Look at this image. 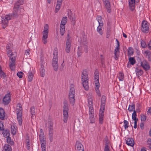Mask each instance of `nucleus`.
Segmentation results:
<instances>
[{
	"label": "nucleus",
	"instance_id": "obj_46",
	"mask_svg": "<svg viewBox=\"0 0 151 151\" xmlns=\"http://www.w3.org/2000/svg\"><path fill=\"white\" fill-rule=\"evenodd\" d=\"M132 118L133 120L138 119L137 118L136 111H134L132 114Z\"/></svg>",
	"mask_w": 151,
	"mask_h": 151
},
{
	"label": "nucleus",
	"instance_id": "obj_3",
	"mask_svg": "<svg viewBox=\"0 0 151 151\" xmlns=\"http://www.w3.org/2000/svg\"><path fill=\"white\" fill-rule=\"evenodd\" d=\"M88 73L86 70H84L82 74L81 81L82 82L83 86L85 89L87 91L89 88L88 85Z\"/></svg>",
	"mask_w": 151,
	"mask_h": 151
},
{
	"label": "nucleus",
	"instance_id": "obj_49",
	"mask_svg": "<svg viewBox=\"0 0 151 151\" xmlns=\"http://www.w3.org/2000/svg\"><path fill=\"white\" fill-rule=\"evenodd\" d=\"M82 48L81 47H78L77 54L78 56H80L82 54Z\"/></svg>",
	"mask_w": 151,
	"mask_h": 151
},
{
	"label": "nucleus",
	"instance_id": "obj_28",
	"mask_svg": "<svg viewBox=\"0 0 151 151\" xmlns=\"http://www.w3.org/2000/svg\"><path fill=\"white\" fill-rule=\"evenodd\" d=\"M97 19L99 22V25L100 26H103V23L102 21V18L100 16H98L97 18Z\"/></svg>",
	"mask_w": 151,
	"mask_h": 151
},
{
	"label": "nucleus",
	"instance_id": "obj_52",
	"mask_svg": "<svg viewBox=\"0 0 151 151\" xmlns=\"http://www.w3.org/2000/svg\"><path fill=\"white\" fill-rule=\"evenodd\" d=\"M141 46L143 48H145L147 47V45L145 42L144 41L142 40L141 43Z\"/></svg>",
	"mask_w": 151,
	"mask_h": 151
},
{
	"label": "nucleus",
	"instance_id": "obj_9",
	"mask_svg": "<svg viewBox=\"0 0 151 151\" xmlns=\"http://www.w3.org/2000/svg\"><path fill=\"white\" fill-rule=\"evenodd\" d=\"M8 55L9 57H10V59L11 60L9 66L10 69L12 70L14 69V67L15 64L16 57L14 56H12V53L9 54Z\"/></svg>",
	"mask_w": 151,
	"mask_h": 151
},
{
	"label": "nucleus",
	"instance_id": "obj_6",
	"mask_svg": "<svg viewBox=\"0 0 151 151\" xmlns=\"http://www.w3.org/2000/svg\"><path fill=\"white\" fill-rule=\"evenodd\" d=\"M68 105L67 101H65L63 103V121L67 122L68 116Z\"/></svg>",
	"mask_w": 151,
	"mask_h": 151
},
{
	"label": "nucleus",
	"instance_id": "obj_34",
	"mask_svg": "<svg viewBox=\"0 0 151 151\" xmlns=\"http://www.w3.org/2000/svg\"><path fill=\"white\" fill-rule=\"evenodd\" d=\"M60 32L62 36H63L65 32V26H60Z\"/></svg>",
	"mask_w": 151,
	"mask_h": 151
},
{
	"label": "nucleus",
	"instance_id": "obj_23",
	"mask_svg": "<svg viewBox=\"0 0 151 151\" xmlns=\"http://www.w3.org/2000/svg\"><path fill=\"white\" fill-rule=\"evenodd\" d=\"M81 45L87 44L86 37V35H84L83 36V37L81 39Z\"/></svg>",
	"mask_w": 151,
	"mask_h": 151
},
{
	"label": "nucleus",
	"instance_id": "obj_61",
	"mask_svg": "<svg viewBox=\"0 0 151 151\" xmlns=\"http://www.w3.org/2000/svg\"><path fill=\"white\" fill-rule=\"evenodd\" d=\"M104 151H109V147L108 145H106L104 149Z\"/></svg>",
	"mask_w": 151,
	"mask_h": 151
},
{
	"label": "nucleus",
	"instance_id": "obj_10",
	"mask_svg": "<svg viewBox=\"0 0 151 151\" xmlns=\"http://www.w3.org/2000/svg\"><path fill=\"white\" fill-rule=\"evenodd\" d=\"M11 100V95L10 93L9 92L5 94L3 97L2 103L4 105H8L10 102Z\"/></svg>",
	"mask_w": 151,
	"mask_h": 151
},
{
	"label": "nucleus",
	"instance_id": "obj_59",
	"mask_svg": "<svg viewBox=\"0 0 151 151\" xmlns=\"http://www.w3.org/2000/svg\"><path fill=\"white\" fill-rule=\"evenodd\" d=\"M106 99V97L104 96H103L101 98V103H105Z\"/></svg>",
	"mask_w": 151,
	"mask_h": 151
},
{
	"label": "nucleus",
	"instance_id": "obj_62",
	"mask_svg": "<svg viewBox=\"0 0 151 151\" xmlns=\"http://www.w3.org/2000/svg\"><path fill=\"white\" fill-rule=\"evenodd\" d=\"M63 0H58L57 1V4H58L59 5H61L62 2Z\"/></svg>",
	"mask_w": 151,
	"mask_h": 151
},
{
	"label": "nucleus",
	"instance_id": "obj_56",
	"mask_svg": "<svg viewBox=\"0 0 151 151\" xmlns=\"http://www.w3.org/2000/svg\"><path fill=\"white\" fill-rule=\"evenodd\" d=\"M111 33V30L110 28H107L106 32V37L108 38Z\"/></svg>",
	"mask_w": 151,
	"mask_h": 151
},
{
	"label": "nucleus",
	"instance_id": "obj_21",
	"mask_svg": "<svg viewBox=\"0 0 151 151\" xmlns=\"http://www.w3.org/2000/svg\"><path fill=\"white\" fill-rule=\"evenodd\" d=\"M104 111H100V112H99V123L101 124H102L103 123V116L104 115Z\"/></svg>",
	"mask_w": 151,
	"mask_h": 151
},
{
	"label": "nucleus",
	"instance_id": "obj_51",
	"mask_svg": "<svg viewBox=\"0 0 151 151\" xmlns=\"http://www.w3.org/2000/svg\"><path fill=\"white\" fill-rule=\"evenodd\" d=\"M105 105V103H101V108L100 109V111H104V106Z\"/></svg>",
	"mask_w": 151,
	"mask_h": 151
},
{
	"label": "nucleus",
	"instance_id": "obj_11",
	"mask_svg": "<svg viewBox=\"0 0 151 151\" xmlns=\"http://www.w3.org/2000/svg\"><path fill=\"white\" fill-rule=\"evenodd\" d=\"M141 30L145 33H147L149 30L148 23L146 21H143L142 23Z\"/></svg>",
	"mask_w": 151,
	"mask_h": 151
},
{
	"label": "nucleus",
	"instance_id": "obj_39",
	"mask_svg": "<svg viewBox=\"0 0 151 151\" xmlns=\"http://www.w3.org/2000/svg\"><path fill=\"white\" fill-rule=\"evenodd\" d=\"M4 149L5 151H12V149L10 145H5Z\"/></svg>",
	"mask_w": 151,
	"mask_h": 151
},
{
	"label": "nucleus",
	"instance_id": "obj_27",
	"mask_svg": "<svg viewBox=\"0 0 151 151\" xmlns=\"http://www.w3.org/2000/svg\"><path fill=\"white\" fill-rule=\"evenodd\" d=\"M103 26H100L99 25L97 28V31L101 36H102L103 34V32L102 30V27Z\"/></svg>",
	"mask_w": 151,
	"mask_h": 151
},
{
	"label": "nucleus",
	"instance_id": "obj_41",
	"mask_svg": "<svg viewBox=\"0 0 151 151\" xmlns=\"http://www.w3.org/2000/svg\"><path fill=\"white\" fill-rule=\"evenodd\" d=\"M29 51L30 50L29 49H27L25 50L24 56V58H27L28 57L30 56Z\"/></svg>",
	"mask_w": 151,
	"mask_h": 151
},
{
	"label": "nucleus",
	"instance_id": "obj_36",
	"mask_svg": "<svg viewBox=\"0 0 151 151\" xmlns=\"http://www.w3.org/2000/svg\"><path fill=\"white\" fill-rule=\"evenodd\" d=\"M129 62L131 65H133L135 63L136 61L134 58L130 57L129 59Z\"/></svg>",
	"mask_w": 151,
	"mask_h": 151
},
{
	"label": "nucleus",
	"instance_id": "obj_48",
	"mask_svg": "<svg viewBox=\"0 0 151 151\" xmlns=\"http://www.w3.org/2000/svg\"><path fill=\"white\" fill-rule=\"evenodd\" d=\"M128 53L129 55H131L133 53V52L132 50L131 47H129L128 50Z\"/></svg>",
	"mask_w": 151,
	"mask_h": 151
},
{
	"label": "nucleus",
	"instance_id": "obj_17",
	"mask_svg": "<svg viewBox=\"0 0 151 151\" xmlns=\"http://www.w3.org/2000/svg\"><path fill=\"white\" fill-rule=\"evenodd\" d=\"M129 2L131 11H133L135 8V0H129Z\"/></svg>",
	"mask_w": 151,
	"mask_h": 151
},
{
	"label": "nucleus",
	"instance_id": "obj_63",
	"mask_svg": "<svg viewBox=\"0 0 151 151\" xmlns=\"http://www.w3.org/2000/svg\"><path fill=\"white\" fill-rule=\"evenodd\" d=\"M147 47L150 50H151V40H150L148 44Z\"/></svg>",
	"mask_w": 151,
	"mask_h": 151
},
{
	"label": "nucleus",
	"instance_id": "obj_58",
	"mask_svg": "<svg viewBox=\"0 0 151 151\" xmlns=\"http://www.w3.org/2000/svg\"><path fill=\"white\" fill-rule=\"evenodd\" d=\"M4 126L1 122L0 121V131H3L4 130Z\"/></svg>",
	"mask_w": 151,
	"mask_h": 151
},
{
	"label": "nucleus",
	"instance_id": "obj_64",
	"mask_svg": "<svg viewBox=\"0 0 151 151\" xmlns=\"http://www.w3.org/2000/svg\"><path fill=\"white\" fill-rule=\"evenodd\" d=\"M40 61L42 63L41 64H42L44 65V64H45V63L44 62V57L43 56H42V57H41Z\"/></svg>",
	"mask_w": 151,
	"mask_h": 151
},
{
	"label": "nucleus",
	"instance_id": "obj_15",
	"mask_svg": "<svg viewBox=\"0 0 151 151\" xmlns=\"http://www.w3.org/2000/svg\"><path fill=\"white\" fill-rule=\"evenodd\" d=\"M105 8L106 9L107 11L109 13L111 12V6L109 1H104L103 2Z\"/></svg>",
	"mask_w": 151,
	"mask_h": 151
},
{
	"label": "nucleus",
	"instance_id": "obj_24",
	"mask_svg": "<svg viewBox=\"0 0 151 151\" xmlns=\"http://www.w3.org/2000/svg\"><path fill=\"white\" fill-rule=\"evenodd\" d=\"M116 41L117 42V46L115 48L114 50V55L116 56V55H117V53L118 52H119V42L118 40L116 39Z\"/></svg>",
	"mask_w": 151,
	"mask_h": 151
},
{
	"label": "nucleus",
	"instance_id": "obj_44",
	"mask_svg": "<svg viewBox=\"0 0 151 151\" xmlns=\"http://www.w3.org/2000/svg\"><path fill=\"white\" fill-rule=\"evenodd\" d=\"M23 2L22 0H19L17 1L14 5H18V8H19L20 6L23 4Z\"/></svg>",
	"mask_w": 151,
	"mask_h": 151
},
{
	"label": "nucleus",
	"instance_id": "obj_8",
	"mask_svg": "<svg viewBox=\"0 0 151 151\" xmlns=\"http://www.w3.org/2000/svg\"><path fill=\"white\" fill-rule=\"evenodd\" d=\"M66 38L65 50L66 52L69 53L70 52V47L71 46V40H70V33H68V34Z\"/></svg>",
	"mask_w": 151,
	"mask_h": 151
},
{
	"label": "nucleus",
	"instance_id": "obj_43",
	"mask_svg": "<svg viewBox=\"0 0 151 151\" xmlns=\"http://www.w3.org/2000/svg\"><path fill=\"white\" fill-rule=\"evenodd\" d=\"M83 45V46H81V48L82 49H84V51L86 52L87 53L88 52V47L87 46V44L86 45Z\"/></svg>",
	"mask_w": 151,
	"mask_h": 151
},
{
	"label": "nucleus",
	"instance_id": "obj_31",
	"mask_svg": "<svg viewBox=\"0 0 151 151\" xmlns=\"http://www.w3.org/2000/svg\"><path fill=\"white\" fill-rule=\"evenodd\" d=\"M135 106L134 104H132L131 105H129L128 108V110L129 111H132L135 110Z\"/></svg>",
	"mask_w": 151,
	"mask_h": 151
},
{
	"label": "nucleus",
	"instance_id": "obj_37",
	"mask_svg": "<svg viewBox=\"0 0 151 151\" xmlns=\"http://www.w3.org/2000/svg\"><path fill=\"white\" fill-rule=\"evenodd\" d=\"M48 37V35H43V36L42 38V40L43 41V43L45 44H46L47 40H46Z\"/></svg>",
	"mask_w": 151,
	"mask_h": 151
},
{
	"label": "nucleus",
	"instance_id": "obj_1",
	"mask_svg": "<svg viewBox=\"0 0 151 151\" xmlns=\"http://www.w3.org/2000/svg\"><path fill=\"white\" fill-rule=\"evenodd\" d=\"M18 6L17 5H14L13 14L6 15L2 19L1 22L3 28L4 29L7 26L9 21L11 19L12 17L17 18L21 14V11L23 9H19Z\"/></svg>",
	"mask_w": 151,
	"mask_h": 151
},
{
	"label": "nucleus",
	"instance_id": "obj_22",
	"mask_svg": "<svg viewBox=\"0 0 151 151\" xmlns=\"http://www.w3.org/2000/svg\"><path fill=\"white\" fill-rule=\"evenodd\" d=\"M44 65L42 64H41V68H40V73L41 76L43 77L45 74V70L44 68Z\"/></svg>",
	"mask_w": 151,
	"mask_h": 151
},
{
	"label": "nucleus",
	"instance_id": "obj_60",
	"mask_svg": "<svg viewBox=\"0 0 151 151\" xmlns=\"http://www.w3.org/2000/svg\"><path fill=\"white\" fill-rule=\"evenodd\" d=\"M61 6V5H59L58 4H57L55 8V11H56V12H57L59 10Z\"/></svg>",
	"mask_w": 151,
	"mask_h": 151
},
{
	"label": "nucleus",
	"instance_id": "obj_7",
	"mask_svg": "<svg viewBox=\"0 0 151 151\" xmlns=\"http://www.w3.org/2000/svg\"><path fill=\"white\" fill-rule=\"evenodd\" d=\"M54 57L52 60V64L54 70L57 71L58 68V56L57 51H55L53 53Z\"/></svg>",
	"mask_w": 151,
	"mask_h": 151
},
{
	"label": "nucleus",
	"instance_id": "obj_30",
	"mask_svg": "<svg viewBox=\"0 0 151 151\" xmlns=\"http://www.w3.org/2000/svg\"><path fill=\"white\" fill-rule=\"evenodd\" d=\"M30 114L32 115L31 118H33V117H35V109L34 106H32L30 107Z\"/></svg>",
	"mask_w": 151,
	"mask_h": 151
},
{
	"label": "nucleus",
	"instance_id": "obj_25",
	"mask_svg": "<svg viewBox=\"0 0 151 151\" xmlns=\"http://www.w3.org/2000/svg\"><path fill=\"white\" fill-rule=\"evenodd\" d=\"M136 74L137 77H138L142 75L143 73V71L142 70H138L137 67L136 68Z\"/></svg>",
	"mask_w": 151,
	"mask_h": 151
},
{
	"label": "nucleus",
	"instance_id": "obj_38",
	"mask_svg": "<svg viewBox=\"0 0 151 151\" xmlns=\"http://www.w3.org/2000/svg\"><path fill=\"white\" fill-rule=\"evenodd\" d=\"M6 140L8 143L12 145H13L14 143V142L11 140V138L10 137H6Z\"/></svg>",
	"mask_w": 151,
	"mask_h": 151
},
{
	"label": "nucleus",
	"instance_id": "obj_2",
	"mask_svg": "<svg viewBox=\"0 0 151 151\" xmlns=\"http://www.w3.org/2000/svg\"><path fill=\"white\" fill-rule=\"evenodd\" d=\"M68 98L70 104L73 106L75 101V97L74 86L73 84H71L70 87Z\"/></svg>",
	"mask_w": 151,
	"mask_h": 151
},
{
	"label": "nucleus",
	"instance_id": "obj_14",
	"mask_svg": "<svg viewBox=\"0 0 151 151\" xmlns=\"http://www.w3.org/2000/svg\"><path fill=\"white\" fill-rule=\"evenodd\" d=\"M141 65L144 69L146 71L150 68V66L146 60H144L141 63Z\"/></svg>",
	"mask_w": 151,
	"mask_h": 151
},
{
	"label": "nucleus",
	"instance_id": "obj_32",
	"mask_svg": "<svg viewBox=\"0 0 151 151\" xmlns=\"http://www.w3.org/2000/svg\"><path fill=\"white\" fill-rule=\"evenodd\" d=\"M22 115H17V119L18 122V124L19 125L21 126L22 124Z\"/></svg>",
	"mask_w": 151,
	"mask_h": 151
},
{
	"label": "nucleus",
	"instance_id": "obj_50",
	"mask_svg": "<svg viewBox=\"0 0 151 151\" xmlns=\"http://www.w3.org/2000/svg\"><path fill=\"white\" fill-rule=\"evenodd\" d=\"M26 143L27 149L28 150H29L30 149V143L29 142V140L27 139L26 140Z\"/></svg>",
	"mask_w": 151,
	"mask_h": 151
},
{
	"label": "nucleus",
	"instance_id": "obj_29",
	"mask_svg": "<svg viewBox=\"0 0 151 151\" xmlns=\"http://www.w3.org/2000/svg\"><path fill=\"white\" fill-rule=\"evenodd\" d=\"M48 26L47 24H46L44 28V30L42 32L43 35H48Z\"/></svg>",
	"mask_w": 151,
	"mask_h": 151
},
{
	"label": "nucleus",
	"instance_id": "obj_18",
	"mask_svg": "<svg viewBox=\"0 0 151 151\" xmlns=\"http://www.w3.org/2000/svg\"><path fill=\"white\" fill-rule=\"evenodd\" d=\"M17 106V115H22V108L21 105L20 104H18Z\"/></svg>",
	"mask_w": 151,
	"mask_h": 151
},
{
	"label": "nucleus",
	"instance_id": "obj_54",
	"mask_svg": "<svg viewBox=\"0 0 151 151\" xmlns=\"http://www.w3.org/2000/svg\"><path fill=\"white\" fill-rule=\"evenodd\" d=\"M144 53L146 54V57L147 58L150 56L151 52L150 51L148 50L145 51Z\"/></svg>",
	"mask_w": 151,
	"mask_h": 151
},
{
	"label": "nucleus",
	"instance_id": "obj_19",
	"mask_svg": "<svg viewBox=\"0 0 151 151\" xmlns=\"http://www.w3.org/2000/svg\"><path fill=\"white\" fill-rule=\"evenodd\" d=\"M126 144L132 147L133 146L134 144L133 139L132 138H127V140Z\"/></svg>",
	"mask_w": 151,
	"mask_h": 151
},
{
	"label": "nucleus",
	"instance_id": "obj_45",
	"mask_svg": "<svg viewBox=\"0 0 151 151\" xmlns=\"http://www.w3.org/2000/svg\"><path fill=\"white\" fill-rule=\"evenodd\" d=\"M3 134L4 136H5H5L6 137H9L10 135V132L8 130H6L3 132Z\"/></svg>",
	"mask_w": 151,
	"mask_h": 151
},
{
	"label": "nucleus",
	"instance_id": "obj_47",
	"mask_svg": "<svg viewBox=\"0 0 151 151\" xmlns=\"http://www.w3.org/2000/svg\"><path fill=\"white\" fill-rule=\"evenodd\" d=\"M124 127L125 129H127L129 126V122H128L126 120H124Z\"/></svg>",
	"mask_w": 151,
	"mask_h": 151
},
{
	"label": "nucleus",
	"instance_id": "obj_16",
	"mask_svg": "<svg viewBox=\"0 0 151 151\" xmlns=\"http://www.w3.org/2000/svg\"><path fill=\"white\" fill-rule=\"evenodd\" d=\"M39 137L41 145L46 144L45 138L44 136L43 132H41L40 134L39 135Z\"/></svg>",
	"mask_w": 151,
	"mask_h": 151
},
{
	"label": "nucleus",
	"instance_id": "obj_5",
	"mask_svg": "<svg viewBox=\"0 0 151 151\" xmlns=\"http://www.w3.org/2000/svg\"><path fill=\"white\" fill-rule=\"evenodd\" d=\"M94 82L95 83L96 87L95 89L96 92L98 95L100 96V93H99V88L100 87V84L99 81V71L97 70H95L94 73Z\"/></svg>",
	"mask_w": 151,
	"mask_h": 151
},
{
	"label": "nucleus",
	"instance_id": "obj_55",
	"mask_svg": "<svg viewBox=\"0 0 151 151\" xmlns=\"http://www.w3.org/2000/svg\"><path fill=\"white\" fill-rule=\"evenodd\" d=\"M23 73L22 72H19L17 73V75L18 77L21 78H22Z\"/></svg>",
	"mask_w": 151,
	"mask_h": 151
},
{
	"label": "nucleus",
	"instance_id": "obj_4",
	"mask_svg": "<svg viewBox=\"0 0 151 151\" xmlns=\"http://www.w3.org/2000/svg\"><path fill=\"white\" fill-rule=\"evenodd\" d=\"M88 103L89 105V119L90 120V122L93 123L94 122V118L93 115V106L92 99L91 98H89L88 99Z\"/></svg>",
	"mask_w": 151,
	"mask_h": 151
},
{
	"label": "nucleus",
	"instance_id": "obj_42",
	"mask_svg": "<svg viewBox=\"0 0 151 151\" xmlns=\"http://www.w3.org/2000/svg\"><path fill=\"white\" fill-rule=\"evenodd\" d=\"M124 74L123 73L120 72L119 73L118 77L119 81H123L124 80Z\"/></svg>",
	"mask_w": 151,
	"mask_h": 151
},
{
	"label": "nucleus",
	"instance_id": "obj_20",
	"mask_svg": "<svg viewBox=\"0 0 151 151\" xmlns=\"http://www.w3.org/2000/svg\"><path fill=\"white\" fill-rule=\"evenodd\" d=\"M5 117V113L3 109L0 108V119L4 120Z\"/></svg>",
	"mask_w": 151,
	"mask_h": 151
},
{
	"label": "nucleus",
	"instance_id": "obj_12",
	"mask_svg": "<svg viewBox=\"0 0 151 151\" xmlns=\"http://www.w3.org/2000/svg\"><path fill=\"white\" fill-rule=\"evenodd\" d=\"M53 124L50 122V124H49V135L50 140V142H51L53 140Z\"/></svg>",
	"mask_w": 151,
	"mask_h": 151
},
{
	"label": "nucleus",
	"instance_id": "obj_35",
	"mask_svg": "<svg viewBox=\"0 0 151 151\" xmlns=\"http://www.w3.org/2000/svg\"><path fill=\"white\" fill-rule=\"evenodd\" d=\"M33 75L32 72H29L28 75L29 81L31 82L32 80Z\"/></svg>",
	"mask_w": 151,
	"mask_h": 151
},
{
	"label": "nucleus",
	"instance_id": "obj_33",
	"mask_svg": "<svg viewBox=\"0 0 151 151\" xmlns=\"http://www.w3.org/2000/svg\"><path fill=\"white\" fill-rule=\"evenodd\" d=\"M11 131L12 134L15 135L16 134L17 129L14 125H12L11 127Z\"/></svg>",
	"mask_w": 151,
	"mask_h": 151
},
{
	"label": "nucleus",
	"instance_id": "obj_13",
	"mask_svg": "<svg viewBox=\"0 0 151 151\" xmlns=\"http://www.w3.org/2000/svg\"><path fill=\"white\" fill-rule=\"evenodd\" d=\"M75 147L76 151H84V147L82 145L79 141L76 142Z\"/></svg>",
	"mask_w": 151,
	"mask_h": 151
},
{
	"label": "nucleus",
	"instance_id": "obj_57",
	"mask_svg": "<svg viewBox=\"0 0 151 151\" xmlns=\"http://www.w3.org/2000/svg\"><path fill=\"white\" fill-rule=\"evenodd\" d=\"M42 151H46V144L41 145Z\"/></svg>",
	"mask_w": 151,
	"mask_h": 151
},
{
	"label": "nucleus",
	"instance_id": "obj_53",
	"mask_svg": "<svg viewBox=\"0 0 151 151\" xmlns=\"http://www.w3.org/2000/svg\"><path fill=\"white\" fill-rule=\"evenodd\" d=\"M146 116L144 115H141V120L142 121H145L146 120Z\"/></svg>",
	"mask_w": 151,
	"mask_h": 151
},
{
	"label": "nucleus",
	"instance_id": "obj_26",
	"mask_svg": "<svg viewBox=\"0 0 151 151\" xmlns=\"http://www.w3.org/2000/svg\"><path fill=\"white\" fill-rule=\"evenodd\" d=\"M67 21V17H63L61 20L60 26H65Z\"/></svg>",
	"mask_w": 151,
	"mask_h": 151
},
{
	"label": "nucleus",
	"instance_id": "obj_40",
	"mask_svg": "<svg viewBox=\"0 0 151 151\" xmlns=\"http://www.w3.org/2000/svg\"><path fill=\"white\" fill-rule=\"evenodd\" d=\"M10 44H8L6 46V48L7 49V54L9 55V54H10V53H12L11 51H10Z\"/></svg>",
	"mask_w": 151,
	"mask_h": 151
}]
</instances>
